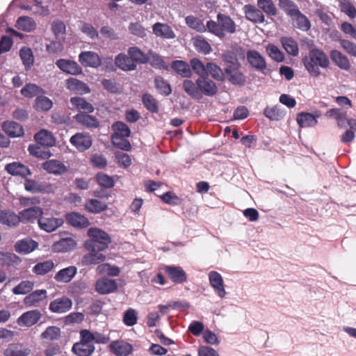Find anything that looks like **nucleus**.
Wrapping results in <instances>:
<instances>
[{
	"mask_svg": "<svg viewBox=\"0 0 356 356\" xmlns=\"http://www.w3.org/2000/svg\"><path fill=\"white\" fill-rule=\"evenodd\" d=\"M302 63L308 72L315 77L321 75L319 67L325 69L330 65L327 56L323 50L318 48L312 49L308 56L302 58Z\"/></svg>",
	"mask_w": 356,
	"mask_h": 356,
	"instance_id": "obj_1",
	"label": "nucleus"
},
{
	"mask_svg": "<svg viewBox=\"0 0 356 356\" xmlns=\"http://www.w3.org/2000/svg\"><path fill=\"white\" fill-rule=\"evenodd\" d=\"M216 19L217 21H207V27L209 33L222 39L226 36V33L233 34L236 32V24L229 15L219 13Z\"/></svg>",
	"mask_w": 356,
	"mask_h": 356,
	"instance_id": "obj_2",
	"label": "nucleus"
},
{
	"mask_svg": "<svg viewBox=\"0 0 356 356\" xmlns=\"http://www.w3.org/2000/svg\"><path fill=\"white\" fill-rule=\"evenodd\" d=\"M87 235L89 239L84 242V248L88 251L102 252L108 248L111 243L110 236L104 230L90 227L88 229Z\"/></svg>",
	"mask_w": 356,
	"mask_h": 356,
	"instance_id": "obj_3",
	"label": "nucleus"
},
{
	"mask_svg": "<svg viewBox=\"0 0 356 356\" xmlns=\"http://www.w3.org/2000/svg\"><path fill=\"white\" fill-rule=\"evenodd\" d=\"M44 213L43 209L40 207H32L19 212L20 222L23 223H34Z\"/></svg>",
	"mask_w": 356,
	"mask_h": 356,
	"instance_id": "obj_4",
	"label": "nucleus"
},
{
	"mask_svg": "<svg viewBox=\"0 0 356 356\" xmlns=\"http://www.w3.org/2000/svg\"><path fill=\"white\" fill-rule=\"evenodd\" d=\"M196 84L198 86L201 95H204L209 97H213L218 92V88L214 81L209 79L208 76L199 77L196 80Z\"/></svg>",
	"mask_w": 356,
	"mask_h": 356,
	"instance_id": "obj_5",
	"label": "nucleus"
},
{
	"mask_svg": "<svg viewBox=\"0 0 356 356\" xmlns=\"http://www.w3.org/2000/svg\"><path fill=\"white\" fill-rule=\"evenodd\" d=\"M70 142L79 152H84L92 146V140L89 134L76 133L70 138Z\"/></svg>",
	"mask_w": 356,
	"mask_h": 356,
	"instance_id": "obj_6",
	"label": "nucleus"
},
{
	"mask_svg": "<svg viewBox=\"0 0 356 356\" xmlns=\"http://www.w3.org/2000/svg\"><path fill=\"white\" fill-rule=\"evenodd\" d=\"M72 307V300L65 296H63L51 301L49 309L53 313L63 314L70 311Z\"/></svg>",
	"mask_w": 356,
	"mask_h": 356,
	"instance_id": "obj_7",
	"label": "nucleus"
},
{
	"mask_svg": "<svg viewBox=\"0 0 356 356\" xmlns=\"http://www.w3.org/2000/svg\"><path fill=\"white\" fill-rule=\"evenodd\" d=\"M38 247V243L29 237L17 241L14 245V250L21 254H28Z\"/></svg>",
	"mask_w": 356,
	"mask_h": 356,
	"instance_id": "obj_8",
	"label": "nucleus"
},
{
	"mask_svg": "<svg viewBox=\"0 0 356 356\" xmlns=\"http://www.w3.org/2000/svg\"><path fill=\"white\" fill-rule=\"evenodd\" d=\"M109 350L116 356H128L133 352V346L122 340H116L109 344Z\"/></svg>",
	"mask_w": 356,
	"mask_h": 356,
	"instance_id": "obj_9",
	"label": "nucleus"
},
{
	"mask_svg": "<svg viewBox=\"0 0 356 356\" xmlns=\"http://www.w3.org/2000/svg\"><path fill=\"white\" fill-rule=\"evenodd\" d=\"M243 10L248 20L254 24L264 22L265 16L259 8H257L253 5L247 4L243 6Z\"/></svg>",
	"mask_w": 356,
	"mask_h": 356,
	"instance_id": "obj_10",
	"label": "nucleus"
},
{
	"mask_svg": "<svg viewBox=\"0 0 356 356\" xmlns=\"http://www.w3.org/2000/svg\"><path fill=\"white\" fill-rule=\"evenodd\" d=\"M5 170L13 176H18L23 179L31 175V171L27 166L17 161L6 164Z\"/></svg>",
	"mask_w": 356,
	"mask_h": 356,
	"instance_id": "obj_11",
	"label": "nucleus"
},
{
	"mask_svg": "<svg viewBox=\"0 0 356 356\" xmlns=\"http://www.w3.org/2000/svg\"><path fill=\"white\" fill-rule=\"evenodd\" d=\"M63 222V220L59 218H47L41 216L38 219L39 227L47 232L55 231L56 229L62 226Z\"/></svg>",
	"mask_w": 356,
	"mask_h": 356,
	"instance_id": "obj_12",
	"label": "nucleus"
},
{
	"mask_svg": "<svg viewBox=\"0 0 356 356\" xmlns=\"http://www.w3.org/2000/svg\"><path fill=\"white\" fill-rule=\"evenodd\" d=\"M56 65L60 70L67 74L78 75L82 73L81 67L74 60L60 58L56 62Z\"/></svg>",
	"mask_w": 356,
	"mask_h": 356,
	"instance_id": "obj_13",
	"label": "nucleus"
},
{
	"mask_svg": "<svg viewBox=\"0 0 356 356\" xmlns=\"http://www.w3.org/2000/svg\"><path fill=\"white\" fill-rule=\"evenodd\" d=\"M209 283L214 289L215 293L220 298H224L226 295V291L221 275L216 271H211L209 273Z\"/></svg>",
	"mask_w": 356,
	"mask_h": 356,
	"instance_id": "obj_14",
	"label": "nucleus"
},
{
	"mask_svg": "<svg viewBox=\"0 0 356 356\" xmlns=\"http://www.w3.org/2000/svg\"><path fill=\"white\" fill-rule=\"evenodd\" d=\"M118 289L115 280L102 277L99 279L95 284V290L99 294H108L115 292Z\"/></svg>",
	"mask_w": 356,
	"mask_h": 356,
	"instance_id": "obj_15",
	"label": "nucleus"
},
{
	"mask_svg": "<svg viewBox=\"0 0 356 356\" xmlns=\"http://www.w3.org/2000/svg\"><path fill=\"white\" fill-rule=\"evenodd\" d=\"M65 86L69 90L79 95L88 94L91 91L86 83L73 77L66 80Z\"/></svg>",
	"mask_w": 356,
	"mask_h": 356,
	"instance_id": "obj_16",
	"label": "nucleus"
},
{
	"mask_svg": "<svg viewBox=\"0 0 356 356\" xmlns=\"http://www.w3.org/2000/svg\"><path fill=\"white\" fill-rule=\"evenodd\" d=\"M79 62L85 67H98L102 64V60L97 53L83 51L79 56Z\"/></svg>",
	"mask_w": 356,
	"mask_h": 356,
	"instance_id": "obj_17",
	"label": "nucleus"
},
{
	"mask_svg": "<svg viewBox=\"0 0 356 356\" xmlns=\"http://www.w3.org/2000/svg\"><path fill=\"white\" fill-rule=\"evenodd\" d=\"M42 316L41 312L38 309L31 310L22 314L17 319L19 325L31 327L36 324Z\"/></svg>",
	"mask_w": 356,
	"mask_h": 356,
	"instance_id": "obj_18",
	"label": "nucleus"
},
{
	"mask_svg": "<svg viewBox=\"0 0 356 356\" xmlns=\"http://www.w3.org/2000/svg\"><path fill=\"white\" fill-rule=\"evenodd\" d=\"M45 289H39L33 291L24 298V304L26 307H38L41 302L47 297Z\"/></svg>",
	"mask_w": 356,
	"mask_h": 356,
	"instance_id": "obj_19",
	"label": "nucleus"
},
{
	"mask_svg": "<svg viewBox=\"0 0 356 356\" xmlns=\"http://www.w3.org/2000/svg\"><path fill=\"white\" fill-rule=\"evenodd\" d=\"M74 119L78 124L88 129H95L99 126L98 119L89 113H78L74 116Z\"/></svg>",
	"mask_w": 356,
	"mask_h": 356,
	"instance_id": "obj_20",
	"label": "nucleus"
},
{
	"mask_svg": "<svg viewBox=\"0 0 356 356\" xmlns=\"http://www.w3.org/2000/svg\"><path fill=\"white\" fill-rule=\"evenodd\" d=\"M72 106V109H75L79 113H91L94 111V106L85 98L81 97H72L70 99Z\"/></svg>",
	"mask_w": 356,
	"mask_h": 356,
	"instance_id": "obj_21",
	"label": "nucleus"
},
{
	"mask_svg": "<svg viewBox=\"0 0 356 356\" xmlns=\"http://www.w3.org/2000/svg\"><path fill=\"white\" fill-rule=\"evenodd\" d=\"M165 273L175 283L182 284L187 280L185 271L179 266H165Z\"/></svg>",
	"mask_w": 356,
	"mask_h": 356,
	"instance_id": "obj_22",
	"label": "nucleus"
},
{
	"mask_svg": "<svg viewBox=\"0 0 356 356\" xmlns=\"http://www.w3.org/2000/svg\"><path fill=\"white\" fill-rule=\"evenodd\" d=\"M31 350L20 343H13L8 346L3 352L4 356H29Z\"/></svg>",
	"mask_w": 356,
	"mask_h": 356,
	"instance_id": "obj_23",
	"label": "nucleus"
},
{
	"mask_svg": "<svg viewBox=\"0 0 356 356\" xmlns=\"http://www.w3.org/2000/svg\"><path fill=\"white\" fill-rule=\"evenodd\" d=\"M247 60L252 67L257 70L263 71L266 68L264 58L257 51L249 50L247 52Z\"/></svg>",
	"mask_w": 356,
	"mask_h": 356,
	"instance_id": "obj_24",
	"label": "nucleus"
},
{
	"mask_svg": "<svg viewBox=\"0 0 356 356\" xmlns=\"http://www.w3.org/2000/svg\"><path fill=\"white\" fill-rule=\"evenodd\" d=\"M115 63L117 67L123 71H133L136 69V65L128 54H119L115 58Z\"/></svg>",
	"mask_w": 356,
	"mask_h": 356,
	"instance_id": "obj_25",
	"label": "nucleus"
},
{
	"mask_svg": "<svg viewBox=\"0 0 356 356\" xmlns=\"http://www.w3.org/2000/svg\"><path fill=\"white\" fill-rule=\"evenodd\" d=\"M42 165L44 170L51 174L62 175L67 171L64 163L56 159L46 161Z\"/></svg>",
	"mask_w": 356,
	"mask_h": 356,
	"instance_id": "obj_26",
	"label": "nucleus"
},
{
	"mask_svg": "<svg viewBox=\"0 0 356 356\" xmlns=\"http://www.w3.org/2000/svg\"><path fill=\"white\" fill-rule=\"evenodd\" d=\"M2 129L8 136L12 138L20 137L24 135L22 126L14 121L3 122Z\"/></svg>",
	"mask_w": 356,
	"mask_h": 356,
	"instance_id": "obj_27",
	"label": "nucleus"
},
{
	"mask_svg": "<svg viewBox=\"0 0 356 356\" xmlns=\"http://www.w3.org/2000/svg\"><path fill=\"white\" fill-rule=\"evenodd\" d=\"M152 31L157 37L164 39H172L175 38L173 30L167 24L156 22L153 25Z\"/></svg>",
	"mask_w": 356,
	"mask_h": 356,
	"instance_id": "obj_28",
	"label": "nucleus"
},
{
	"mask_svg": "<svg viewBox=\"0 0 356 356\" xmlns=\"http://www.w3.org/2000/svg\"><path fill=\"white\" fill-rule=\"evenodd\" d=\"M20 222L19 214L10 210H0V223L9 227H15Z\"/></svg>",
	"mask_w": 356,
	"mask_h": 356,
	"instance_id": "obj_29",
	"label": "nucleus"
},
{
	"mask_svg": "<svg viewBox=\"0 0 356 356\" xmlns=\"http://www.w3.org/2000/svg\"><path fill=\"white\" fill-rule=\"evenodd\" d=\"M34 138L38 145L46 147H53L56 143V139L52 133L46 129H41L35 134Z\"/></svg>",
	"mask_w": 356,
	"mask_h": 356,
	"instance_id": "obj_30",
	"label": "nucleus"
},
{
	"mask_svg": "<svg viewBox=\"0 0 356 356\" xmlns=\"http://www.w3.org/2000/svg\"><path fill=\"white\" fill-rule=\"evenodd\" d=\"M280 43L286 52L291 56H297L299 54L298 42L292 37L284 36L280 38Z\"/></svg>",
	"mask_w": 356,
	"mask_h": 356,
	"instance_id": "obj_31",
	"label": "nucleus"
},
{
	"mask_svg": "<svg viewBox=\"0 0 356 356\" xmlns=\"http://www.w3.org/2000/svg\"><path fill=\"white\" fill-rule=\"evenodd\" d=\"M65 219L70 225L74 227L84 228L90 225L89 220L86 217L76 212L67 213Z\"/></svg>",
	"mask_w": 356,
	"mask_h": 356,
	"instance_id": "obj_32",
	"label": "nucleus"
},
{
	"mask_svg": "<svg viewBox=\"0 0 356 356\" xmlns=\"http://www.w3.org/2000/svg\"><path fill=\"white\" fill-rule=\"evenodd\" d=\"M76 267L70 266L60 270L54 276V280L58 282L68 283L76 275Z\"/></svg>",
	"mask_w": 356,
	"mask_h": 356,
	"instance_id": "obj_33",
	"label": "nucleus"
},
{
	"mask_svg": "<svg viewBox=\"0 0 356 356\" xmlns=\"http://www.w3.org/2000/svg\"><path fill=\"white\" fill-rule=\"evenodd\" d=\"M225 72L227 75L228 80L234 85H243L245 82V78L238 68L232 66L227 67Z\"/></svg>",
	"mask_w": 356,
	"mask_h": 356,
	"instance_id": "obj_34",
	"label": "nucleus"
},
{
	"mask_svg": "<svg viewBox=\"0 0 356 356\" xmlns=\"http://www.w3.org/2000/svg\"><path fill=\"white\" fill-rule=\"evenodd\" d=\"M330 58L341 69L348 70L350 68V63L345 55L338 50H332L330 51Z\"/></svg>",
	"mask_w": 356,
	"mask_h": 356,
	"instance_id": "obj_35",
	"label": "nucleus"
},
{
	"mask_svg": "<svg viewBox=\"0 0 356 356\" xmlns=\"http://www.w3.org/2000/svg\"><path fill=\"white\" fill-rule=\"evenodd\" d=\"M24 188L26 191L32 193H44L47 191L49 186L40 183L34 179L24 178Z\"/></svg>",
	"mask_w": 356,
	"mask_h": 356,
	"instance_id": "obj_36",
	"label": "nucleus"
},
{
	"mask_svg": "<svg viewBox=\"0 0 356 356\" xmlns=\"http://www.w3.org/2000/svg\"><path fill=\"white\" fill-rule=\"evenodd\" d=\"M172 69L179 75L184 78H190L192 76V71L190 65L183 60H176L171 64Z\"/></svg>",
	"mask_w": 356,
	"mask_h": 356,
	"instance_id": "obj_37",
	"label": "nucleus"
},
{
	"mask_svg": "<svg viewBox=\"0 0 356 356\" xmlns=\"http://www.w3.org/2000/svg\"><path fill=\"white\" fill-rule=\"evenodd\" d=\"M21 261L20 257L14 253L0 252V265L2 266L14 267Z\"/></svg>",
	"mask_w": 356,
	"mask_h": 356,
	"instance_id": "obj_38",
	"label": "nucleus"
},
{
	"mask_svg": "<svg viewBox=\"0 0 356 356\" xmlns=\"http://www.w3.org/2000/svg\"><path fill=\"white\" fill-rule=\"evenodd\" d=\"M76 246V242L72 238H61L53 245L54 250L56 252H70Z\"/></svg>",
	"mask_w": 356,
	"mask_h": 356,
	"instance_id": "obj_39",
	"label": "nucleus"
},
{
	"mask_svg": "<svg viewBox=\"0 0 356 356\" xmlns=\"http://www.w3.org/2000/svg\"><path fill=\"white\" fill-rule=\"evenodd\" d=\"M72 350L77 356H90L95 350V346L79 341L73 345Z\"/></svg>",
	"mask_w": 356,
	"mask_h": 356,
	"instance_id": "obj_40",
	"label": "nucleus"
},
{
	"mask_svg": "<svg viewBox=\"0 0 356 356\" xmlns=\"http://www.w3.org/2000/svg\"><path fill=\"white\" fill-rule=\"evenodd\" d=\"M291 18L293 21V25L294 27L303 31H307L309 30L311 27L310 21L300 10Z\"/></svg>",
	"mask_w": 356,
	"mask_h": 356,
	"instance_id": "obj_41",
	"label": "nucleus"
},
{
	"mask_svg": "<svg viewBox=\"0 0 356 356\" xmlns=\"http://www.w3.org/2000/svg\"><path fill=\"white\" fill-rule=\"evenodd\" d=\"M127 53L136 65L137 64H146L149 61L147 54H145L137 47H129Z\"/></svg>",
	"mask_w": 356,
	"mask_h": 356,
	"instance_id": "obj_42",
	"label": "nucleus"
},
{
	"mask_svg": "<svg viewBox=\"0 0 356 356\" xmlns=\"http://www.w3.org/2000/svg\"><path fill=\"white\" fill-rule=\"evenodd\" d=\"M49 147L41 145H30L28 150L30 154L40 159H48L51 156Z\"/></svg>",
	"mask_w": 356,
	"mask_h": 356,
	"instance_id": "obj_43",
	"label": "nucleus"
},
{
	"mask_svg": "<svg viewBox=\"0 0 356 356\" xmlns=\"http://www.w3.org/2000/svg\"><path fill=\"white\" fill-rule=\"evenodd\" d=\"M86 209L92 213H101L107 209V204L97 199H90L85 204Z\"/></svg>",
	"mask_w": 356,
	"mask_h": 356,
	"instance_id": "obj_44",
	"label": "nucleus"
},
{
	"mask_svg": "<svg viewBox=\"0 0 356 356\" xmlns=\"http://www.w3.org/2000/svg\"><path fill=\"white\" fill-rule=\"evenodd\" d=\"M106 259V255L99 252L89 251V253L83 257L82 262L86 265L98 264Z\"/></svg>",
	"mask_w": 356,
	"mask_h": 356,
	"instance_id": "obj_45",
	"label": "nucleus"
},
{
	"mask_svg": "<svg viewBox=\"0 0 356 356\" xmlns=\"http://www.w3.org/2000/svg\"><path fill=\"white\" fill-rule=\"evenodd\" d=\"M147 57L149 59L148 62L153 67L160 70H168V65L160 55L149 50L147 53Z\"/></svg>",
	"mask_w": 356,
	"mask_h": 356,
	"instance_id": "obj_46",
	"label": "nucleus"
},
{
	"mask_svg": "<svg viewBox=\"0 0 356 356\" xmlns=\"http://www.w3.org/2000/svg\"><path fill=\"white\" fill-rule=\"evenodd\" d=\"M154 86L159 92L164 96H168L172 92L170 83L161 76L154 78Z\"/></svg>",
	"mask_w": 356,
	"mask_h": 356,
	"instance_id": "obj_47",
	"label": "nucleus"
},
{
	"mask_svg": "<svg viewBox=\"0 0 356 356\" xmlns=\"http://www.w3.org/2000/svg\"><path fill=\"white\" fill-rule=\"evenodd\" d=\"M36 24L30 17L22 16L18 18L16 23V27L24 31L30 32L35 29Z\"/></svg>",
	"mask_w": 356,
	"mask_h": 356,
	"instance_id": "obj_48",
	"label": "nucleus"
},
{
	"mask_svg": "<svg viewBox=\"0 0 356 356\" xmlns=\"http://www.w3.org/2000/svg\"><path fill=\"white\" fill-rule=\"evenodd\" d=\"M296 120L301 127H312L317 123L314 115L309 113H300L298 114Z\"/></svg>",
	"mask_w": 356,
	"mask_h": 356,
	"instance_id": "obj_49",
	"label": "nucleus"
},
{
	"mask_svg": "<svg viewBox=\"0 0 356 356\" xmlns=\"http://www.w3.org/2000/svg\"><path fill=\"white\" fill-rule=\"evenodd\" d=\"M278 6L290 17H293L300 10L292 0H279Z\"/></svg>",
	"mask_w": 356,
	"mask_h": 356,
	"instance_id": "obj_50",
	"label": "nucleus"
},
{
	"mask_svg": "<svg viewBox=\"0 0 356 356\" xmlns=\"http://www.w3.org/2000/svg\"><path fill=\"white\" fill-rule=\"evenodd\" d=\"M43 93H44V90L34 83H27L21 89V94L24 97L29 98H31Z\"/></svg>",
	"mask_w": 356,
	"mask_h": 356,
	"instance_id": "obj_51",
	"label": "nucleus"
},
{
	"mask_svg": "<svg viewBox=\"0 0 356 356\" xmlns=\"http://www.w3.org/2000/svg\"><path fill=\"white\" fill-rule=\"evenodd\" d=\"M183 88L184 91L193 99H200L202 95L199 91L198 86L196 83L189 79L183 81Z\"/></svg>",
	"mask_w": 356,
	"mask_h": 356,
	"instance_id": "obj_52",
	"label": "nucleus"
},
{
	"mask_svg": "<svg viewBox=\"0 0 356 356\" xmlns=\"http://www.w3.org/2000/svg\"><path fill=\"white\" fill-rule=\"evenodd\" d=\"M185 21L188 26L197 32L204 33L207 30V25L205 26L202 21L197 17L188 15L185 18Z\"/></svg>",
	"mask_w": 356,
	"mask_h": 356,
	"instance_id": "obj_53",
	"label": "nucleus"
},
{
	"mask_svg": "<svg viewBox=\"0 0 356 356\" xmlns=\"http://www.w3.org/2000/svg\"><path fill=\"white\" fill-rule=\"evenodd\" d=\"M53 107L52 101L45 96H38L35 100L34 108L38 111H48Z\"/></svg>",
	"mask_w": 356,
	"mask_h": 356,
	"instance_id": "obj_54",
	"label": "nucleus"
},
{
	"mask_svg": "<svg viewBox=\"0 0 356 356\" xmlns=\"http://www.w3.org/2000/svg\"><path fill=\"white\" fill-rule=\"evenodd\" d=\"M257 6L267 15H277V10L272 0H257Z\"/></svg>",
	"mask_w": 356,
	"mask_h": 356,
	"instance_id": "obj_55",
	"label": "nucleus"
},
{
	"mask_svg": "<svg viewBox=\"0 0 356 356\" xmlns=\"http://www.w3.org/2000/svg\"><path fill=\"white\" fill-rule=\"evenodd\" d=\"M54 268V263L51 260H47L35 264L33 268V272L38 275H44L50 272Z\"/></svg>",
	"mask_w": 356,
	"mask_h": 356,
	"instance_id": "obj_56",
	"label": "nucleus"
},
{
	"mask_svg": "<svg viewBox=\"0 0 356 356\" xmlns=\"http://www.w3.org/2000/svg\"><path fill=\"white\" fill-rule=\"evenodd\" d=\"M142 102L144 106L151 113H158L159 111V106L156 99L153 97V95L145 93L142 97Z\"/></svg>",
	"mask_w": 356,
	"mask_h": 356,
	"instance_id": "obj_57",
	"label": "nucleus"
},
{
	"mask_svg": "<svg viewBox=\"0 0 356 356\" xmlns=\"http://www.w3.org/2000/svg\"><path fill=\"white\" fill-rule=\"evenodd\" d=\"M193 44L198 52H201L204 54H209L212 50L211 44L202 36H197L195 38Z\"/></svg>",
	"mask_w": 356,
	"mask_h": 356,
	"instance_id": "obj_58",
	"label": "nucleus"
},
{
	"mask_svg": "<svg viewBox=\"0 0 356 356\" xmlns=\"http://www.w3.org/2000/svg\"><path fill=\"white\" fill-rule=\"evenodd\" d=\"M112 128L114 131V133L111 136H119V137H129L131 134V130L129 127L122 122H115Z\"/></svg>",
	"mask_w": 356,
	"mask_h": 356,
	"instance_id": "obj_59",
	"label": "nucleus"
},
{
	"mask_svg": "<svg viewBox=\"0 0 356 356\" xmlns=\"http://www.w3.org/2000/svg\"><path fill=\"white\" fill-rule=\"evenodd\" d=\"M65 24L61 20H55L51 25V31L57 40L65 39Z\"/></svg>",
	"mask_w": 356,
	"mask_h": 356,
	"instance_id": "obj_60",
	"label": "nucleus"
},
{
	"mask_svg": "<svg viewBox=\"0 0 356 356\" xmlns=\"http://www.w3.org/2000/svg\"><path fill=\"white\" fill-rule=\"evenodd\" d=\"M191 67L194 72L200 77L208 76L207 72V65H204L203 63L198 58H193L190 60V67Z\"/></svg>",
	"mask_w": 356,
	"mask_h": 356,
	"instance_id": "obj_61",
	"label": "nucleus"
},
{
	"mask_svg": "<svg viewBox=\"0 0 356 356\" xmlns=\"http://www.w3.org/2000/svg\"><path fill=\"white\" fill-rule=\"evenodd\" d=\"M266 50L269 57L273 60L278 63L284 61V54L276 45L269 44L266 46Z\"/></svg>",
	"mask_w": 356,
	"mask_h": 356,
	"instance_id": "obj_62",
	"label": "nucleus"
},
{
	"mask_svg": "<svg viewBox=\"0 0 356 356\" xmlns=\"http://www.w3.org/2000/svg\"><path fill=\"white\" fill-rule=\"evenodd\" d=\"M19 56L26 68L31 67L34 63L32 50L29 47H24L19 51Z\"/></svg>",
	"mask_w": 356,
	"mask_h": 356,
	"instance_id": "obj_63",
	"label": "nucleus"
},
{
	"mask_svg": "<svg viewBox=\"0 0 356 356\" xmlns=\"http://www.w3.org/2000/svg\"><path fill=\"white\" fill-rule=\"evenodd\" d=\"M34 282L29 280L22 281L13 289V293L15 295H24L31 291Z\"/></svg>",
	"mask_w": 356,
	"mask_h": 356,
	"instance_id": "obj_64",
	"label": "nucleus"
}]
</instances>
